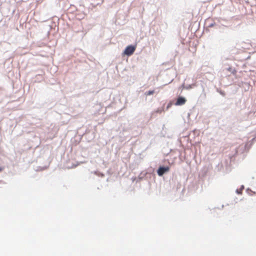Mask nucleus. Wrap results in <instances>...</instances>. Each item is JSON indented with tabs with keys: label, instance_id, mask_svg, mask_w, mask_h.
Listing matches in <instances>:
<instances>
[{
	"label": "nucleus",
	"instance_id": "7ed1b4c3",
	"mask_svg": "<svg viewBox=\"0 0 256 256\" xmlns=\"http://www.w3.org/2000/svg\"><path fill=\"white\" fill-rule=\"evenodd\" d=\"M186 100L185 98L182 96H179L177 98L176 101L175 103V105L176 106H182L186 103Z\"/></svg>",
	"mask_w": 256,
	"mask_h": 256
},
{
	"label": "nucleus",
	"instance_id": "9b49d317",
	"mask_svg": "<svg viewBox=\"0 0 256 256\" xmlns=\"http://www.w3.org/2000/svg\"><path fill=\"white\" fill-rule=\"evenodd\" d=\"M244 188V186H241V188H240V189L242 190H243Z\"/></svg>",
	"mask_w": 256,
	"mask_h": 256
},
{
	"label": "nucleus",
	"instance_id": "9d476101",
	"mask_svg": "<svg viewBox=\"0 0 256 256\" xmlns=\"http://www.w3.org/2000/svg\"><path fill=\"white\" fill-rule=\"evenodd\" d=\"M227 70H228L229 72H232V68H231V67H229L228 68H227Z\"/></svg>",
	"mask_w": 256,
	"mask_h": 256
},
{
	"label": "nucleus",
	"instance_id": "ddd939ff",
	"mask_svg": "<svg viewBox=\"0 0 256 256\" xmlns=\"http://www.w3.org/2000/svg\"><path fill=\"white\" fill-rule=\"evenodd\" d=\"M191 88V86H188V88H187V89H188V88Z\"/></svg>",
	"mask_w": 256,
	"mask_h": 256
},
{
	"label": "nucleus",
	"instance_id": "0eeeda50",
	"mask_svg": "<svg viewBox=\"0 0 256 256\" xmlns=\"http://www.w3.org/2000/svg\"><path fill=\"white\" fill-rule=\"evenodd\" d=\"M219 93L223 96H226V93L224 91H222L221 90H218Z\"/></svg>",
	"mask_w": 256,
	"mask_h": 256
},
{
	"label": "nucleus",
	"instance_id": "6e6552de",
	"mask_svg": "<svg viewBox=\"0 0 256 256\" xmlns=\"http://www.w3.org/2000/svg\"><path fill=\"white\" fill-rule=\"evenodd\" d=\"M215 24V22H212L208 26L209 27V28H212V26H214Z\"/></svg>",
	"mask_w": 256,
	"mask_h": 256
},
{
	"label": "nucleus",
	"instance_id": "f03ea898",
	"mask_svg": "<svg viewBox=\"0 0 256 256\" xmlns=\"http://www.w3.org/2000/svg\"><path fill=\"white\" fill-rule=\"evenodd\" d=\"M170 168L168 166H160L157 170V174L159 176H162L168 172Z\"/></svg>",
	"mask_w": 256,
	"mask_h": 256
},
{
	"label": "nucleus",
	"instance_id": "2eb2a0df",
	"mask_svg": "<svg viewBox=\"0 0 256 256\" xmlns=\"http://www.w3.org/2000/svg\"><path fill=\"white\" fill-rule=\"evenodd\" d=\"M168 107H170V106L168 105V106H167V108H168Z\"/></svg>",
	"mask_w": 256,
	"mask_h": 256
},
{
	"label": "nucleus",
	"instance_id": "1a4fd4ad",
	"mask_svg": "<svg viewBox=\"0 0 256 256\" xmlns=\"http://www.w3.org/2000/svg\"><path fill=\"white\" fill-rule=\"evenodd\" d=\"M242 190L240 189H236V193L238 194H240L242 193Z\"/></svg>",
	"mask_w": 256,
	"mask_h": 256
},
{
	"label": "nucleus",
	"instance_id": "39448f33",
	"mask_svg": "<svg viewBox=\"0 0 256 256\" xmlns=\"http://www.w3.org/2000/svg\"><path fill=\"white\" fill-rule=\"evenodd\" d=\"M146 174V172H144V173L142 172L138 176V178H135L134 180L136 179V182H140V181L142 180L145 177Z\"/></svg>",
	"mask_w": 256,
	"mask_h": 256
},
{
	"label": "nucleus",
	"instance_id": "f8f14e48",
	"mask_svg": "<svg viewBox=\"0 0 256 256\" xmlns=\"http://www.w3.org/2000/svg\"><path fill=\"white\" fill-rule=\"evenodd\" d=\"M191 88V86H188V88H187V89H188V88Z\"/></svg>",
	"mask_w": 256,
	"mask_h": 256
},
{
	"label": "nucleus",
	"instance_id": "20e7f679",
	"mask_svg": "<svg viewBox=\"0 0 256 256\" xmlns=\"http://www.w3.org/2000/svg\"><path fill=\"white\" fill-rule=\"evenodd\" d=\"M234 157V155H232V156H229L228 157V158L226 160V162H225L226 166L228 167L230 166L231 161L233 159Z\"/></svg>",
	"mask_w": 256,
	"mask_h": 256
},
{
	"label": "nucleus",
	"instance_id": "f257e3e1",
	"mask_svg": "<svg viewBox=\"0 0 256 256\" xmlns=\"http://www.w3.org/2000/svg\"><path fill=\"white\" fill-rule=\"evenodd\" d=\"M135 50V46L132 45L128 46L124 51V54L127 56H130L134 54Z\"/></svg>",
	"mask_w": 256,
	"mask_h": 256
},
{
	"label": "nucleus",
	"instance_id": "423d86ee",
	"mask_svg": "<svg viewBox=\"0 0 256 256\" xmlns=\"http://www.w3.org/2000/svg\"><path fill=\"white\" fill-rule=\"evenodd\" d=\"M154 90H150L145 92L144 94L146 96H150L153 94L154 93Z\"/></svg>",
	"mask_w": 256,
	"mask_h": 256
},
{
	"label": "nucleus",
	"instance_id": "4468645a",
	"mask_svg": "<svg viewBox=\"0 0 256 256\" xmlns=\"http://www.w3.org/2000/svg\"><path fill=\"white\" fill-rule=\"evenodd\" d=\"M2 170V168L1 167H0V171Z\"/></svg>",
	"mask_w": 256,
	"mask_h": 256
}]
</instances>
